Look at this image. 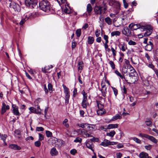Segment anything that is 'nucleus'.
<instances>
[{"instance_id":"nucleus-1","label":"nucleus","mask_w":158,"mask_h":158,"mask_svg":"<svg viewBox=\"0 0 158 158\" xmlns=\"http://www.w3.org/2000/svg\"><path fill=\"white\" fill-rule=\"evenodd\" d=\"M39 7L40 9L46 12H49L51 9L50 2L47 0H44L39 3Z\"/></svg>"},{"instance_id":"nucleus-2","label":"nucleus","mask_w":158,"mask_h":158,"mask_svg":"<svg viewBox=\"0 0 158 158\" xmlns=\"http://www.w3.org/2000/svg\"><path fill=\"white\" fill-rule=\"evenodd\" d=\"M106 10V6L105 3H103V5L102 6H96L94 9L95 13L97 15H101L104 14Z\"/></svg>"},{"instance_id":"nucleus-3","label":"nucleus","mask_w":158,"mask_h":158,"mask_svg":"<svg viewBox=\"0 0 158 158\" xmlns=\"http://www.w3.org/2000/svg\"><path fill=\"white\" fill-rule=\"evenodd\" d=\"M141 29H142V31H145L146 32L144 33V36H148L150 35L152 33V27L148 25L142 26Z\"/></svg>"},{"instance_id":"nucleus-4","label":"nucleus","mask_w":158,"mask_h":158,"mask_svg":"<svg viewBox=\"0 0 158 158\" xmlns=\"http://www.w3.org/2000/svg\"><path fill=\"white\" fill-rule=\"evenodd\" d=\"M26 5L31 8H34L37 7L36 0H25Z\"/></svg>"},{"instance_id":"nucleus-5","label":"nucleus","mask_w":158,"mask_h":158,"mask_svg":"<svg viewBox=\"0 0 158 158\" xmlns=\"http://www.w3.org/2000/svg\"><path fill=\"white\" fill-rule=\"evenodd\" d=\"M139 136L142 138H145L148 139L155 143H157L158 142L157 140L153 136L147 134L140 133L139 134Z\"/></svg>"},{"instance_id":"nucleus-6","label":"nucleus","mask_w":158,"mask_h":158,"mask_svg":"<svg viewBox=\"0 0 158 158\" xmlns=\"http://www.w3.org/2000/svg\"><path fill=\"white\" fill-rule=\"evenodd\" d=\"M34 15L31 13L25 14L24 15V17L19 22V24L20 25H23L25 22L28 19H31L33 18Z\"/></svg>"},{"instance_id":"nucleus-7","label":"nucleus","mask_w":158,"mask_h":158,"mask_svg":"<svg viewBox=\"0 0 158 158\" xmlns=\"http://www.w3.org/2000/svg\"><path fill=\"white\" fill-rule=\"evenodd\" d=\"M100 100L102 101V102L97 101V105L98 109L103 110L104 108V103L105 102V99L101 97H100Z\"/></svg>"},{"instance_id":"nucleus-8","label":"nucleus","mask_w":158,"mask_h":158,"mask_svg":"<svg viewBox=\"0 0 158 158\" xmlns=\"http://www.w3.org/2000/svg\"><path fill=\"white\" fill-rule=\"evenodd\" d=\"M123 33L127 37H131L132 35L131 32L127 27H125L122 30Z\"/></svg>"},{"instance_id":"nucleus-9","label":"nucleus","mask_w":158,"mask_h":158,"mask_svg":"<svg viewBox=\"0 0 158 158\" xmlns=\"http://www.w3.org/2000/svg\"><path fill=\"white\" fill-rule=\"evenodd\" d=\"M12 107L13 109L12 112L14 115L18 116L20 115V114L18 110L19 108L15 104H12Z\"/></svg>"},{"instance_id":"nucleus-10","label":"nucleus","mask_w":158,"mask_h":158,"mask_svg":"<svg viewBox=\"0 0 158 158\" xmlns=\"http://www.w3.org/2000/svg\"><path fill=\"white\" fill-rule=\"evenodd\" d=\"M10 109V106L9 105H6L4 103H2V106L1 113L2 114H3L7 110Z\"/></svg>"},{"instance_id":"nucleus-11","label":"nucleus","mask_w":158,"mask_h":158,"mask_svg":"<svg viewBox=\"0 0 158 158\" xmlns=\"http://www.w3.org/2000/svg\"><path fill=\"white\" fill-rule=\"evenodd\" d=\"M81 133L82 136L85 138L92 137V136L88 133V131L87 130H85V129L81 130Z\"/></svg>"},{"instance_id":"nucleus-12","label":"nucleus","mask_w":158,"mask_h":158,"mask_svg":"<svg viewBox=\"0 0 158 158\" xmlns=\"http://www.w3.org/2000/svg\"><path fill=\"white\" fill-rule=\"evenodd\" d=\"M77 125L82 128H85L86 127L89 129L93 128L91 125L86 123L78 124Z\"/></svg>"},{"instance_id":"nucleus-13","label":"nucleus","mask_w":158,"mask_h":158,"mask_svg":"<svg viewBox=\"0 0 158 158\" xmlns=\"http://www.w3.org/2000/svg\"><path fill=\"white\" fill-rule=\"evenodd\" d=\"M64 142L61 139H58L55 142V146L58 147H61L63 144Z\"/></svg>"},{"instance_id":"nucleus-14","label":"nucleus","mask_w":158,"mask_h":158,"mask_svg":"<svg viewBox=\"0 0 158 158\" xmlns=\"http://www.w3.org/2000/svg\"><path fill=\"white\" fill-rule=\"evenodd\" d=\"M52 67V65L46 66L44 68H42V71L44 73H50V70Z\"/></svg>"},{"instance_id":"nucleus-15","label":"nucleus","mask_w":158,"mask_h":158,"mask_svg":"<svg viewBox=\"0 0 158 158\" xmlns=\"http://www.w3.org/2000/svg\"><path fill=\"white\" fill-rule=\"evenodd\" d=\"M86 145L87 148L91 150L93 152H94V150L93 149L94 145L92 142H89V141L88 142L86 143Z\"/></svg>"},{"instance_id":"nucleus-16","label":"nucleus","mask_w":158,"mask_h":158,"mask_svg":"<svg viewBox=\"0 0 158 158\" xmlns=\"http://www.w3.org/2000/svg\"><path fill=\"white\" fill-rule=\"evenodd\" d=\"M120 5L119 3H116V5L115 6L114 11L115 13V15L118 14L120 10Z\"/></svg>"},{"instance_id":"nucleus-17","label":"nucleus","mask_w":158,"mask_h":158,"mask_svg":"<svg viewBox=\"0 0 158 158\" xmlns=\"http://www.w3.org/2000/svg\"><path fill=\"white\" fill-rule=\"evenodd\" d=\"M9 147L12 149L14 150H20L21 149V148L18 146L16 144H11L9 145Z\"/></svg>"},{"instance_id":"nucleus-18","label":"nucleus","mask_w":158,"mask_h":158,"mask_svg":"<svg viewBox=\"0 0 158 158\" xmlns=\"http://www.w3.org/2000/svg\"><path fill=\"white\" fill-rule=\"evenodd\" d=\"M58 152L56 148L54 147L50 151V154L52 156H56L57 155Z\"/></svg>"},{"instance_id":"nucleus-19","label":"nucleus","mask_w":158,"mask_h":158,"mask_svg":"<svg viewBox=\"0 0 158 158\" xmlns=\"http://www.w3.org/2000/svg\"><path fill=\"white\" fill-rule=\"evenodd\" d=\"M87 98H83L82 103L81 106L84 108H86L87 107Z\"/></svg>"},{"instance_id":"nucleus-20","label":"nucleus","mask_w":158,"mask_h":158,"mask_svg":"<svg viewBox=\"0 0 158 158\" xmlns=\"http://www.w3.org/2000/svg\"><path fill=\"white\" fill-rule=\"evenodd\" d=\"M97 114L99 115H102V114H105L106 113V112L104 109L103 110L98 109L97 111Z\"/></svg>"},{"instance_id":"nucleus-21","label":"nucleus","mask_w":158,"mask_h":158,"mask_svg":"<svg viewBox=\"0 0 158 158\" xmlns=\"http://www.w3.org/2000/svg\"><path fill=\"white\" fill-rule=\"evenodd\" d=\"M148 156V154L144 152H142L139 154V157L140 158H147Z\"/></svg>"},{"instance_id":"nucleus-22","label":"nucleus","mask_w":158,"mask_h":158,"mask_svg":"<svg viewBox=\"0 0 158 158\" xmlns=\"http://www.w3.org/2000/svg\"><path fill=\"white\" fill-rule=\"evenodd\" d=\"M92 10V7L90 4H88L87 6V11L89 15Z\"/></svg>"},{"instance_id":"nucleus-23","label":"nucleus","mask_w":158,"mask_h":158,"mask_svg":"<svg viewBox=\"0 0 158 158\" xmlns=\"http://www.w3.org/2000/svg\"><path fill=\"white\" fill-rule=\"evenodd\" d=\"M94 41V39L93 37L89 36L88 37V42L89 44H93Z\"/></svg>"},{"instance_id":"nucleus-24","label":"nucleus","mask_w":158,"mask_h":158,"mask_svg":"<svg viewBox=\"0 0 158 158\" xmlns=\"http://www.w3.org/2000/svg\"><path fill=\"white\" fill-rule=\"evenodd\" d=\"M122 118L121 116L118 114H116L115 116L113 117L111 121H115L118 119H121Z\"/></svg>"},{"instance_id":"nucleus-25","label":"nucleus","mask_w":158,"mask_h":158,"mask_svg":"<svg viewBox=\"0 0 158 158\" xmlns=\"http://www.w3.org/2000/svg\"><path fill=\"white\" fill-rule=\"evenodd\" d=\"M153 45L146 44L145 47V50L147 51H151L153 48Z\"/></svg>"},{"instance_id":"nucleus-26","label":"nucleus","mask_w":158,"mask_h":158,"mask_svg":"<svg viewBox=\"0 0 158 158\" xmlns=\"http://www.w3.org/2000/svg\"><path fill=\"white\" fill-rule=\"evenodd\" d=\"M105 21L108 25H110L112 24V20L109 17L105 18Z\"/></svg>"},{"instance_id":"nucleus-27","label":"nucleus","mask_w":158,"mask_h":158,"mask_svg":"<svg viewBox=\"0 0 158 158\" xmlns=\"http://www.w3.org/2000/svg\"><path fill=\"white\" fill-rule=\"evenodd\" d=\"M142 25H140L139 24H135L133 28V30L139 29L140 31H142V29H141L142 27Z\"/></svg>"},{"instance_id":"nucleus-28","label":"nucleus","mask_w":158,"mask_h":158,"mask_svg":"<svg viewBox=\"0 0 158 158\" xmlns=\"http://www.w3.org/2000/svg\"><path fill=\"white\" fill-rule=\"evenodd\" d=\"M83 62L82 61H78L77 67L78 70H82L83 69Z\"/></svg>"},{"instance_id":"nucleus-29","label":"nucleus","mask_w":158,"mask_h":158,"mask_svg":"<svg viewBox=\"0 0 158 158\" xmlns=\"http://www.w3.org/2000/svg\"><path fill=\"white\" fill-rule=\"evenodd\" d=\"M109 129L117 128L118 127V125L117 124H110L108 125Z\"/></svg>"},{"instance_id":"nucleus-30","label":"nucleus","mask_w":158,"mask_h":158,"mask_svg":"<svg viewBox=\"0 0 158 158\" xmlns=\"http://www.w3.org/2000/svg\"><path fill=\"white\" fill-rule=\"evenodd\" d=\"M106 89L107 87H105V88L104 89H100V90L102 92V96L104 97H105L106 96V94L107 93Z\"/></svg>"},{"instance_id":"nucleus-31","label":"nucleus","mask_w":158,"mask_h":158,"mask_svg":"<svg viewBox=\"0 0 158 158\" xmlns=\"http://www.w3.org/2000/svg\"><path fill=\"white\" fill-rule=\"evenodd\" d=\"M16 4L14 2H11L10 3L9 6L10 8H13L15 10L16 9Z\"/></svg>"},{"instance_id":"nucleus-32","label":"nucleus","mask_w":158,"mask_h":158,"mask_svg":"<svg viewBox=\"0 0 158 158\" xmlns=\"http://www.w3.org/2000/svg\"><path fill=\"white\" fill-rule=\"evenodd\" d=\"M120 34V32L118 31H115L112 32L111 35L112 36L115 35L119 36Z\"/></svg>"},{"instance_id":"nucleus-33","label":"nucleus","mask_w":158,"mask_h":158,"mask_svg":"<svg viewBox=\"0 0 158 158\" xmlns=\"http://www.w3.org/2000/svg\"><path fill=\"white\" fill-rule=\"evenodd\" d=\"M115 134V132L114 131H113L109 133H106V135L111 137H113Z\"/></svg>"},{"instance_id":"nucleus-34","label":"nucleus","mask_w":158,"mask_h":158,"mask_svg":"<svg viewBox=\"0 0 158 158\" xmlns=\"http://www.w3.org/2000/svg\"><path fill=\"white\" fill-rule=\"evenodd\" d=\"M68 119L66 118L64 120L63 122V124L66 128H68L69 126V124L67 123L68 122Z\"/></svg>"},{"instance_id":"nucleus-35","label":"nucleus","mask_w":158,"mask_h":158,"mask_svg":"<svg viewBox=\"0 0 158 158\" xmlns=\"http://www.w3.org/2000/svg\"><path fill=\"white\" fill-rule=\"evenodd\" d=\"M129 76L130 77L131 79V78H133L134 77H135V76L137 75V74L136 72L133 73L129 72Z\"/></svg>"},{"instance_id":"nucleus-36","label":"nucleus","mask_w":158,"mask_h":158,"mask_svg":"<svg viewBox=\"0 0 158 158\" xmlns=\"http://www.w3.org/2000/svg\"><path fill=\"white\" fill-rule=\"evenodd\" d=\"M121 49L123 52H124L126 51V49L127 48L126 45L125 44H121Z\"/></svg>"},{"instance_id":"nucleus-37","label":"nucleus","mask_w":158,"mask_h":158,"mask_svg":"<svg viewBox=\"0 0 158 158\" xmlns=\"http://www.w3.org/2000/svg\"><path fill=\"white\" fill-rule=\"evenodd\" d=\"M64 89V92L65 94L69 93V89L66 87V86L64 84L62 85Z\"/></svg>"},{"instance_id":"nucleus-38","label":"nucleus","mask_w":158,"mask_h":158,"mask_svg":"<svg viewBox=\"0 0 158 158\" xmlns=\"http://www.w3.org/2000/svg\"><path fill=\"white\" fill-rule=\"evenodd\" d=\"M109 64H110L111 67L112 69H115V65L114 62L112 61H109Z\"/></svg>"},{"instance_id":"nucleus-39","label":"nucleus","mask_w":158,"mask_h":158,"mask_svg":"<svg viewBox=\"0 0 158 158\" xmlns=\"http://www.w3.org/2000/svg\"><path fill=\"white\" fill-rule=\"evenodd\" d=\"M76 34L78 37H80L81 34V29H78L76 31Z\"/></svg>"},{"instance_id":"nucleus-40","label":"nucleus","mask_w":158,"mask_h":158,"mask_svg":"<svg viewBox=\"0 0 158 158\" xmlns=\"http://www.w3.org/2000/svg\"><path fill=\"white\" fill-rule=\"evenodd\" d=\"M115 73L118 76H119L121 79H123V78H125L121 73L119 72L118 71L116 70L115 71Z\"/></svg>"},{"instance_id":"nucleus-41","label":"nucleus","mask_w":158,"mask_h":158,"mask_svg":"<svg viewBox=\"0 0 158 158\" xmlns=\"http://www.w3.org/2000/svg\"><path fill=\"white\" fill-rule=\"evenodd\" d=\"M132 139H133L134 141L136 143H139L141 144V141L139 139L137 138L136 137H134Z\"/></svg>"},{"instance_id":"nucleus-42","label":"nucleus","mask_w":158,"mask_h":158,"mask_svg":"<svg viewBox=\"0 0 158 158\" xmlns=\"http://www.w3.org/2000/svg\"><path fill=\"white\" fill-rule=\"evenodd\" d=\"M42 101V99L40 98H38L34 102V103H35V106H38V103H40V101Z\"/></svg>"},{"instance_id":"nucleus-43","label":"nucleus","mask_w":158,"mask_h":158,"mask_svg":"<svg viewBox=\"0 0 158 158\" xmlns=\"http://www.w3.org/2000/svg\"><path fill=\"white\" fill-rule=\"evenodd\" d=\"M145 123L148 126L151 127L152 126V122L149 119H148V120H146Z\"/></svg>"},{"instance_id":"nucleus-44","label":"nucleus","mask_w":158,"mask_h":158,"mask_svg":"<svg viewBox=\"0 0 158 158\" xmlns=\"http://www.w3.org/2000/svg\"><path fill=\"white\" fill-rule=\"evenodd\" d=\"M36 114H40L41 113V110L39 106H38L37 108H35Z\"/></svg>"},{"instance_id":"nucleus-45","label":"nucleus","mask_w":158,"mask_h":158,"mask_svg":"<svg viewBox=\"0 0 158 158\" xmlns=\"http://www.w3.org/2000/svg\"><path fill=\"white\" fill-rule=\"evenodd\" d=\"M77 45V43L75 42V40L74 39L73 40L72 43V49L74 48Z\"/></svg>"},{"instance_id":"nucleus-46","label":"nucleus","mask_w":158,"mask_h":158,"mask_svg":"<svg viewBox=\"0 0 158 158\" xmlns=\"http://www.w3.org/2000/svg\"><path fill=\"white\" fill-rule=\"evenodd\" d=\"M46 136L48 137H51L52 136V133L48 131H46Z\"/></svg>"},{"instance_id":"nucleus-47","label":"nucleus","mask_w":158,"mask_h":158,"mask_svg":"<svg viewBox=\"0 0 158 158\" xmlns=\"http://www.w3.org/2000/svg\"><path fill=\"white\" fill-rule=\"evenodd\" d=\"M63 10L64 12L66 14H69L71 12L70 10L67 8L66 7L63 9Z\"/></svg>"},{"instance_id":"nucleus-48","label":"nucleus","mask_w":158,"mask_h":158,"mask_svg":"<svg viewBox=\"0 0 158 158\" xmlns=\"http://www.w3.org/2000/svg\"><path fill=\"white\" fill-rule=\"evenodd\" d=\"M70 152L71 154L75 155L77 153V151L76 149H73L71 150Z\"/></svg>"},{"instance_id":"nucleus-49","label":"nucleus","mask_w":158,"mask_h":158,"mask_svg":"<svg viewBox=\"0 0 158 158\" xmlns=\"http://www.w3.org/2000/svg\"><path fill=\"white\" fill-rule=\"evenodd\" d=\"M100 129L104 131H106L107 130L109 129L108 126H102L100 127Z\"/></svg>"},{"instance_id":"nucleus-50","label":"nucleus","mask_w":158,"mask_h":158,"mask_svg":"<svg viewBox=\"0 0 158 158\" xmlns=\"http://www.w3.org/2000/svg\"><path fill=\"white\" fill-rule=\"evenodd\" d=\"M112 88L113 90L114 94L115 96H116L118 94V91L117 89L115 87H112Z\"/></svg>"},{"instance_id":"nucleus-51","label":"nucleus","mask_w":158,"mask_h":158,"mask_svg":"<svg viewBox=\"0 0 158 158\" xmlns=\"http://www.w3.org/2000/svg\"><path fill=\"white\" fill-rule=\"evenodd\" d=\"M116 3H119L118 2H116L115 1H110L109 3V5L110 6H113L114 5L115 7L116 5Z\"/></svg>"},{"instance_id":"nucleus-52","label":"nucleus","mask_w":158,"mask_h":158,"mask_svg":"<svg viewBox=\"0 0 158 158\" xmlns=\"http://www.w3.org/2000/svg\"><path fill=\"white\" fill-rule=\"evenodd\" d=\"M82 139L81 138L79 137L77 138L74 141V142L75 143H81Z\"/></svg>"},{"instance_id":"nucleus-53","label":"nucleus","mask_w":158,"mask_h":158,"mask_svg":"<svg viewBox=\"0 0 158 158\" xmlns=\"http://www.w3.org/2000/svg\"><path fill=\"white\" fill-rule=\"evenodd\" d=\"M41 143L40 141H37L35 142L34 143L35 145L38 147H39L40 146Z\"/></svg>"},{"instance_id":"nucleus-54","label":"nucleus","mask_w":158,"mask_h":158,"mask_svg":"<svg viewBox=\"0 0 158 158\" xmlns=\"http://www.w3.org/2000/svg\"><path fill=\"white\" fill-rule=\"evenodd\" d=\"M132 80H131V81L134 82L135 81H136L138 79V77L137 75L135 76V77H134L133 78H131Z\"/></svg>"},{"instance_id":"nucleus-55","label":"nucleus","mask_w":158,"mask_h":158,"mask_svg":"<svg viewBox=\"0 0 158 158\" xmlns=\"http://www.w3.org/2000/svg\"><path fill=\"white\" fill-rule=\"evenodd\" d=\"M29 109L31 112L36 114L35 108L33 107H30L29 108Z\"/></svg>"},{"instance_id":"nucleus-56","label":"nucleus","mask_w":158,"mask_h":158,"mask_svg":"<svg viewBox=\"0 0 158 158\" xmlns=\"http://www.w3.org/2000/svg\"><path fill=\"white\" fill-rule=\"evenodd\" d=\"M1 139L3 140V141H5L7 137V135H6L2 134V135H1V137H0Z\"/></svg>"},{"instance_id":"nucleus-57","label":"nucleus","mask_w":158,"mask_h":158,"mask_svg":"<svg viewBox=\"0 0 158 158\" xmlns=\"http://www.w3.org/2000/svg\"><path fill=\"white\" fill-rule=\"evenodd\" d=\"M81 94H82L83 96V98H87V95L86 93L85 92L84 90L82 91Z\"/></svg>"},{"instance_id":"nucleus-58","label":"nucleus","mask_w":158,"mask_h":158,"mask_svg":"<svg viewBox=\"0 0 158 158\" xmlns=\"http://www.w3.org/2000/svg\"><path fill=\"white\" fill-rule=\"evenodd\" d=\"M152 146L150 144L144 146L145 148L148 150H150L152 148Z\"/></svg>"},{"instance_id":"nucleus-59","label":"nucleus","mask_w":158,"mask_h":158,"mask_svg":"<svg viewBox=\"0 0 158 158\" xmlns=\"http://www.w3.org/2000/svg\"><path fill=\"white\" fill-rule=\"evenodd\" d=\"M58 3L60 4H61L63 3H64L67 1V0H56Z\"/></svg>"},{"instance_id":"nucleus-60","label":"nucleus","mask_w":158,"mask_h":158,"mask_svg":"<svg viewBox=\"0 0 158 158\" xmlns=\"http://www.w3.org/2000/svg\"><path fill=\"white\" fill-rule=\"evenodd\" d=\"M148 66L150 68L152 69L154 71L156 70L155 69V66L152 64L151 63L148 64Z\"/></svg>"},{"instance_id":"nucleus-61","label":"nucleus","mask_w":158,"mask_h":158,"mask_svg":"<svg viewBox=\"0 0 158 158\" xmlns=\"http://www.w3.org/2000/svg\"><path fill=\"white\" fill-rule=\"evenodd\" d=\"M73 96L74 97H76V96L77 94V89L76 88H74L73 92Z\"/></svg>"},{"instance_id":"nucleus-62","label":"nucleus","mask_w":158,"mask_h":158,"mask_svg":"<svg viewBox=\"0 0 158 158\" xmlns=\"http://www.w3.org/2000/svg\"><path fill=\"white\" fill-rule=\"evenodd\" d=\"M145 57L147 58L149 62H151V60L150 57L149 56L148 53H147L145 54Z\"/></svg>"},{"instance_id":"nucleus-63","label":"nucleus","mask_w":158,"mask_h":158,"mask_svg":"<svg viewBox=\"0 0 158 158\" xmlns=\"http://www.w3.org/2000/svg\"><path fill=\"white\" fill-rule=\"evenodd\" d=\"M36 130L38 131H43L44 130V129L42 127H37L36 128Z\"/></svg>"},{"instance_id":"nucleus-64","label":"nucleus","mask_w":158,"mask_h":158,"mask_svg":"<svg viewBox=\"0 0 158 158\" xmlns=\"http://www.w3.org/2000/svg\"><path fill=\"white\" fill-rule=\"evenodd\" d=\"M153 57L155 61H157L158 60V54L156 52L154 54Z\"/></svg>"}]
</instances>
